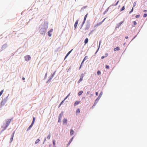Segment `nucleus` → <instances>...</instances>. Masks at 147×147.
I'll list each match as a JSON object with an SVG mask.
<instances>
[{
	"label": "nucleus",
	"instance_id": "nucleus-1",
	"mask_svg": "<svg viewBox=\"0 0 147 147\" xmlns=\"http://www.w3.org/2000/svg\"><path fill=\"white\" fill-rule=\"evenodd\" d=\"M35 121V117H34L33 118V121H32V122L31 124V125L27 129V131H28L30 129V128L32 127L33 124L34 123Z\"/></svg>",
	"mask_w": 147,
	"mask_h": 147
},
{
	"label": "nucleus",
	"instance_id": "nucleus-2",
	"mask_svg": "<svg viewBox=\"0 0 147 147\" xmlns=\"http://www.w3.org/2000/svg\"><path fill=\"white\" fill-rule=\"evenodd\" d=\"M31 57L30 55H28L25 57V60L27 61L30 60L31 59Z\"/></svg>",
	"mask_w": 147,
	"mask_h": 147
},
{
	"label": "nucleus",
	"instance_id": "nucleus-3",
	"mask_svg": "<svg viewBox=\"0 0 147 147\" xmlns=\"http://www.w3.org/2000/svg\"><path fill=\"white\" fill-rule=\"evenodd\" d=\"M84 76V75L83 74H82L80 76V79L78 81V83H79L81 81H82L83 80V78Z\"/></svg>",
	"mask_w": 147,
	"mask_h": 147
},
{
	"label": "nucleus",
	"instance_id": "nucleus-4",
	"mask_svg": "<svg viewBox=\"0 0 147 147\" xmlns=\"http://www.w3.org/2000/svg\"><path fill=\"white\" fill-rule=\"evenodd\" d=\"M106 19V18H105L102 22L97 24L96 26H99L101 24H102V23H103V22L105 21V19Z\"/></svg>",
	"mask_w": 147,
	"mask_h": 147
},
{
	"label": "nucleus",
	"instance_id": "nucleus-5",
	"mask_svg": "<svg viewBox=\"0 0 147 147\" xmlns=\"http://www.w3.org/2000/svg\"><path fill=\"white\" fill-rule=\"evenodd\" d=\"M11 122V120H9L7 121L6 123V126L7 127L8 125H9Z\"/></svg>",
	"mask_w": 147,
	"mask_h": 147
},
{
	"label": "nucleus",
	"instance_id": "nucleus-6",
	"mask_svg": "<svg viewBox=\"0 0 147 147\" xmlns=\"http://www.w3.org/2000/svg\"><path fill=\"white\" fill-rule=\"evenodd\" d=\"M88 14H87L84 16V21H83V24H84L86 21V18H87V15H88Z\"/></svg>",
	"mask_w": 147,
	"mask_h": 147
},
{
	"label": "nucleus",
	"instance_id": "nucleus-7",
	"mask_svg": "<svg viewBox=\"0 0 147 147\" xmlns=\"http://www.w3.org/2000/svg\"><path fill=\"white\" fill-rule=\"evenodd\" d=\"M78 20H77L76 22H75V23L74 24V27H75V28H76V27H77V25L78 24Z\"/></svg>",
	"mask_w": 147,
	"mask_h": 147
},
{
	"label": "nucleus",
	"instance_id": "nucleus-8",
	"mask_svg": "<svg viewBox=\"0 0 147 147\" xmlns=\"http://www.w3.org/2000/svg\"><path fill=\"white\" fill-rule=\"evenodd\" d=\"M67 121L66 119L64 118L63 121V123L65 124L67 122Z\"/></svg>",
	"mask_w": 147,
	"mask_h": 147
},
{
	"label": "nucleus",
	"instance_id": "nucleus-9",
	"mask_svg": "<svg viewBox=\"0 0 147 147\" xmlns=\"http://www.w3.org/2000/svg\"><path fill=\"white\" fill-rule=\"evenodd\" d=\"M73 49L71 50L70 51H69L66 55L65 58V59L68 56L69 54L72 51Z\"/></svg>",
	"mask_w": 147,
	"mask_h": 147
},
{
	"label": "nucleus",
	"instance_id": "nucleus-10",
	"mask_svg": "<svg viewBox=\"0 0 147 147\" xmlns=\"http://www.w3.org/2000/svg\"><path fill=\"white\" fill-rule=\"evenodd\" d=\"M80 101H76L74 103V106H76L78 105L79 103H80Z\"/></svg>",
	"mask_w": 147,
	"mask_h": 147
},
{
	"label": "nucleus",
	"instance_id": "nucleus-11",
	"mask_svg": "<svg viewBox=\"0 0 147 147\" xmlns=\"http://www.w3.org/2000/svg\"><path fill=\"white\" fill-rule=\"evenodd\" d=\"M120 50V48L119 47H117L116 48L114 49V51H119Z\"/></svg>",
	"mask_w": 147,
	"mask_h": 147
},
{
	"label": "nucleus",
	"instance_id": "nucleus-12",
	"mask_svg": "<svg viewBox=\"0 0 147 147\" xmlns=\"http://www.w3.org/2000/svg\"><path fill=\"white\" fill-rule=\"evenodd\" d=\"M88 58V56H86L84 58V59H83V61H82V64L83 62H84V61L85 60H86Z\"/></svg>",
	"mask_w": 147,
	"mask_h": 147
},
{
	"label": "nucleus",
	"instance_id": "nucleus-13",
	"mask_svg": "<svg viewBox=\"0 0 147 147\" xmlns=\"http://www.w3.org/2000/svg\"><path fill=\"white\" fill-rule=\"evenodd\" d=\"M88 38H86L84 40L85 44H87L88 42Z\"/></svg>",
	"mask_w": 147,
	"mask_h": 147
},
{
	"label": "nucleus",
	"instance_id": "nucleus-14",
	"mask_svg": "<svg viewBox=\"0 0 147 147\" xmlns=\"http://www.w3.org/2000/svg\"><path fill=\"white\" fill-rule=\"evenodd\" d=\"M7 127L6 126V125L5 126H3L2 127V128L3 129L2 130V131H3V130H5L6 129Z\"/></svg>",
	"mask_w": 147,
	"mask_h": 147
},
{
	"label": "nucleus",
	"instance_id": "nucleus-15",
	"mask_svg": "<svg viewBox=\"0 0 147 147\" xmlns=\"http://www.w3.org/2000/svg\"><path fill=\"white\" fill-rule=\"evenodd\" d=\"M74 131L72 129H71L70 132V134L71 135H72L74 133Z\"/></svg>",
	"mask_w": 147,
	"mask_h": 147
},
{
	"label": "nucleus",
	"instance_id": "nucleus-16",
	"mask_svg": "<svg viewBox=\"0 0 147 147\" xmlns=\"http://www.w3.org/2000/svg\"><path fill=\"white\" fill-rule=\"evenodd\" d=\"M83 93V91H80L78 93V95L79 96H80Z\"/></svg>",
	"mask_w": 147,
	"mask_h": 147
},
{
	"label": "nucleus",
	"instance_id": "nucleus-17",
	"mask_svg": "<svg viewBox=\"0 0 147 147\" xmlns=\"http://www.w3.org/2000/svg\"><path fill=\"white\" fill-rule=\"evenodd\" d=\"M40 141V140H39V139H37L36 140V141H35V144H37V143H38Z\"/></svg>",
	"mask_w": 147,
	"mask_h": 147
},
{
	"label": "nucleus",
	"instance_id": "nucleus-18",
	"mask_svg": "<svg viewBox=\"0 0 147 147\" xmlns=\"http://www.w3.org/2000/svg\"><path fill=\"white\" fill-rule=\"evenodd\" d=\"M100 99V97H98V98L95 101V103H97Z\"/></svg>",
	"mask_w": 147,
	"mask_h": 147
},
{
	"label": "nucleus",
	"instance_id": "nucleus-19",
	"mask_svg": "<svg viewBox=\"0 0 147 147\" xmlns=\"http://www.w3.org/2000/svg\"><path fill=\"white\" fill-rule=\"evenodd\" d=\"M80 109H77V110H76V114H77L78 113H80Z\"/></svg>",
	"mask_w": 147,
	"mask_h": 147
},
{
	"label": "nucleus",
	"instance_id": "nucleus-20",
	"mask_svg": "<svg viewBox=\"0 0 147 147\" xmlns=\"http://www.w3.org/2000/svg\"><path fill=\"white\" fill-rule=\"evenodd\" d=\"M62 115H63L62 114H61V113L60 114L59 116V119H61Z\"/></svg>",
	"mask_w": 147,
	"mask_h": 147
},
{
	"label": "nucleus",
	"instance_id": "nucleus-21",
	"mask_svg": "<svg viewBox=\"0 0 147 147\" xmlns=\"http://www.w3.org/2000/svg\"><path fill=\"white\" fill-rule=\"evenodd\" d=\"M51 137V135L50 134L48 135L47 137V139L48 140H49Z\"/></svg>",
	"mask_w": 147,
	"mask_h": 147
},
{
	"label": "nucleus",
	"instance_id": "nucleus-22",
	"mask_svg": "<svg viewBox=\"0 0 147 147\" xmlns=\"http://www.w3.org/2000/svg\"><path fill=\"white\" fill-rule=\"evenodd\" d=\"M3 91H4V90H3L0 92V96H1V95L3 93Z\"/></svg>",
	"mask_w": 147,
	"mask_h": 147
},
{
	"label": "nucleus",
	"instance_id": "nucleus-23",
	"mask_svg": "<svg viewBox=\"0 0 147 147\" xmlns=\"http://www.w3.org/2000/svg\"><path fill=\"white\" fill-rule=\"evenodd\" d=\"M125 9V7L124 6H123L121 8V9L120 10L121 11H122L123 10H124Z\"/></svg>",
	"mask_w": 147,
	"mask_h": 147
},
{
	"label": "nucleus",
	"instance_id": "nucleus-24",
	"mask_svg": "<svg viewBox=\"0 0 147 147\" xmlns=\"http://www.w3.org/2000/svg\"><path fill=\"white\" fill-rule=\"evenodd\" d=\"M48 36L50 37L51 36V32H48Z\"/></svg>",
	"mask_w": 147,
	"mask_h": 147
},
{
	"label": "nucleus",
	"instance_id": "nucleus-25",
	"mask_svg": "<svg viewBox=\"0 0 147 147\" xmlns=\"http://www.w3.org/2000/svg\"><path fill=\"white\" fill-rule=\"evenodd\" d=\"M97 74H98V75H100V74H101V72H100V71H99V70H98V71H97Z\"/></svg>",
	"mask_w": 147,
	"mask_h": 147
},
{
	"label": "nucleus",
	"instance_id": "nucleus-26",
	"mask_svg": "<svg viewBox=\"0 0 147 147\" xmlns=\"http://www.w3.org/2000/svg\"><path fill=\"white\" fill-rule=\"evenodd\" d=\"M70 93H69V94H68L67 96L63 100H64V101L66 100L68 97L69 96V95H70Z\"/></svg>",
	"mask_w": 147,
	"mask_h": 147
},
{
	"label": "nucleus",
	"instance_id": "nucleus-27",
	"mask_svg": "<svg viewBox=\"0 0 147 147\" xmlns=\"http://www.w3.org/2000/svg\"><path fill=\"white\" fill-rule=\"evenodd\" d=\"M133 22L134 23V26H135V25H136L137 23H136V21H133Z\"/></svg>",
	"mask_w": 147,
	"mask_h": 147
},
{
	"label": "nucleus",
	"instance_id": "nucleus-28",
	"mask_svg": "<svg viewBox=\"0 0 147 147\" xmlns=\"http://www.w3.org/2000/svg\"><path fill=\"white\" fill-rule=\"evenodd\" d=\"M102 92H101L100 93V94L99 95V96H98V97H99L100 98L101 97V96H102Z\"/></svg>",
	"mask_w": 147,
	"mask_h": 147
},
{
	"label": "nucleus",
	"instance_id": "nucleus-29",
	"mask_svg": "<svg viewBox=\"0 0 147 147\" xmlns=\"http://www.w3.org/2000/svg\"><path fill=\"white\" fill-rule=\"evenodd\" d=\"M140 17V15H138L136 16V18H139Z\"/></svg>",
	"mask_w": 147,
	"mask_h": 147
},
{
	"label": "nucleus",
	"instance_id": "nucleus-30",
	"mask_svg": "<svg viewBox=\"0 0 147 147\" xmlns=\"http://www.w3.org/2000/svg\"><path fill=\"white\" fill-rule=\"evenodd\" d=\"M14 134V133H13V135L12 136V137H11V141H12V140H13V137Z\"/></svg>",
	"mask_w": 147,
	"mask_h": 147
},
{
	"label": "nucleus",
	"instance_id": "nucleus-31",
	"mask_svg": "<svg viewBox=\"0 0 147 147\" xmlns=\"http://www.w3.org/2000/svg\"><path fill=\"white\" fill-rule=\"evenodd\" d=\"M136 2H135L133 3V7H134L136 6Z\"/></svg>",
	"mask_w": 147,
	"mask_h": 147
},
{
	"label": "nucleus",
	"instance_id": "nucleus-32",
	"mask_svg": "<svg viewBox=\"0 0 147 147\" xmlns=\"http://www.w3.org/2000/svg\"><path fill=\"white\" fill-rule=\"evenodd\" d=\"M147 15L146 13H145L144 14L143 17L144 18H145L147 16Z\"/></svg>",
	"mask_w": 147,
	"mask_h": 147
},
{
	"label": "nucleus",
	"instance_id": "nucleus-33",
	"mask_svg": "<svg viewBox=\"0 0 147 147\" xmlns=\"http://www.w3.org/2000/svg\"><path fill=\"white\" fill-rule=\"evenodd\" d=\"M124 22V21H123L122 22H121L120 23H119V26H120Z\"/></svg>",
	"mask_w": 147,
	"mask_h": 147
},
{
	"label": "nucleus",
	"instance_id": "nucleus-34",
	"mask_svg": "<svg viewBox=\"0 0 147 147\" xmlns=\"http://www.w3.org/2000/svg\"><path fill=\"white\" fill-rule=\"evenodd\" d=\"M133 7L132 8V9L129 12V13H131L132 12H133Z\"/></svg>",
	"mask_w": 147,
	"mask_h": 147
},
{
	"label": "nucleus",
	"instance_id": "nucleus-35",
	"mask_svg": "<svg viewBox=\"0 0 147 147\" xmlns=\"http://www.w3.org/2000/svg\"><path fill=\"white\" fill-rule=\"evenodd\" d=\"M64 100H63L61 102V103H60V105H59V107L64 102Z\"/></svg>",
	"mask_w": 147,
	"mask_h": 147
},
{
	"label": "nucleus",
	"instance_id": "nucleus-36",
	"mask_svg": "<svg viewBox=\"0 0 147 147\" xmlns=\"http://www.w3.org/2000/svg\"><path fill=\"white\" fill-rule=\"evenodd\" d=\"M53 144L54 146H55V140H53Z\"/></svg>",
	"mask_w": 147,
	"mask_h": 147
},
{
	"label": "nucleus",
	"instance_id": "nucleus-37",
	"mask_svg": "<svg viewBox=\"0 0 147 147\" xmlns=\"http://www.w3.org/2000/svg\"><path fill=\"white\" fill-rule=\"evenodd\" d=\"M53 31V29H51L49 31V32H52Z\"/></svg>",
	"mask_w": 147,
	"mask_h": 147
},
{
	"label": "nucleus",
	"instance_id": "nucleus-38",
	"mask_svg": "<svg viewBox=\"0 0 147 147\" xmlns=\"http://www.w3.org/2000/svg\"><path fill=\"white\" fill-rule=\"evenodd\" d=\"M109 66L107 65H106V68L107 69H108L109 68Z\"/></svg>",
	"mask_w": 147,
	"mask_h": 147
},
{
	"label": "nucleus",
	"instance_id": "nucleus-39",
	"mask_svg": "<svg viewBox=\"0 0 147 147\" xmlns=\"http://www.w3.org/2000/svg\"><path fill=\"white\" fill-rule=\"evenodd\" d=\"M61 121V119H59L58 120V122H60Z\"/></svg>",
	"mask_w": 147,
	"mask_h": 147
},
{
	"label": "nucleus",
	"instance_id": "nucleus-40",
	"mask_svg": "<svg viewBox=\"0 0 147 147\" xmlns=\"http://www.w3.org/2000/svg\"><path fill=\"white\" fill-rule=\"evenodd\" d=\"M73 138L69 140V142L70 143H71V142L72 141V140L73 139Z\"/></svg>",
	"mask_w": 147,
	"mask_h": 147
},
{
	"label": "nucleus",
	"instance_id": "nucleus-41",
	"mask_svg": "<svg viewBox=\"0 0 147 147\" xmlns=\"http://www.w3.org/2000/svg\"><path fill=\"white\" fill-rule=\"evenodd\" d=\"M108 53H106L105 54V57L107 56H108Z\"/></svg>",
	"mask_w": 147,
	"mask_h": 147
},
{
	"label": "nucleus",
	"instance_id": "nucleus-42",
	"mask_svg": "<svg viewBox=\"0 0 147 147\" xmlns=\"http://www.w3.org/2000/svg\"><path fill=\"white\" fill-rule=\"evenodd\" d=\"M119 2V1H117V2L116 3L115 5V6L117 5V4H118Z\"/></svg>",
	"mask_w": 147,
	"mask_h": 147
},
{
	"label": "nucleus",
	"instance_id": "nucleus-43",
	"mask_svg": "<svg viewBox=\"0 0 147 147\" xmlns=\"http://www.w3.org/2000/svg\"><path fill=\"white\" fill-rule=\"evenodd\" d=\"M105 58V56H102L101 57V59H103V58Z\"/></svg>",
	"mask_w": 147,
	"mask_h": 147
},
{
	"label": "nucleus",
	"instance_id": "nucleus-44",
	"mask_svg": "<svg viewBox=\"0 0 147 147\" xmlns=\"http://www.w3.org/2000/svg\"><path fill=\"white\" fill-rule=\"evenodd\" d=\"M96 103H95H95H94V104L93 105V106H95V105H96Z\"/></svg>",
	"mask_w": 147,
	"mask_h": 147
},
{
	"label": "nucleus",
	"instance_id": "nucleus-45",
	"mask_svg": "<svg viewBox=\"0 0 147 147\" xmlns=\"http://www.w3.org/2000/svg\"><path fill=\"white\" fill-rule=\"evenodd\" d=\"M101 42V41H100V42H99V47H98V49H99V47H100V44Z\"/></svg>",
	"mask_w": 147,
	"mask_h": 147
},
{
	"label": "nucleus",
	"instance_id": "nucleus-46",
	"mask_svg": "<svg viewBox=\"0 0 147 147\" xmlns=\"http://www.w3.org/2000/svg\"><path fill=\"white\" fill-rule=\"evenodd\" d=\"M98 92H96V96H97L98 95Z\"/></svg>",
	"mask_w": 147,
	"mask_h": 147
},
{
	"label": "nucleus",
	"instance_id": "nucleus-47",
	"mask_svg": "<svg viewBox=\"0 0 147 147\" xmlns=\"http://www.w3.org/2000/svg\"><path fill=\"white\" fill-rule=\"evenodd\" d=\"M82 63H81V65H80V66L79 67V69H80L81 68V66H82Z\"/></svg>",
	"mask_w": 147,
	"mask_h": 147
},
{
	"label": "nucleus",
	"instance_id": "nucleus-48",
	"mask_svg": "<svg viewBox=\"0 0 147 147\" xmlns=\"http://www.w3.org/2000/svg\"><path fill=\"white\" fill-rule=\"evenodd\" d=\"M82 63H81V65H80V66L79 67V69H80L81 68V66H82Z\"/></svg>",
	"mask_w": 147,
	"mask_h": 147
},
{
	"label": "nucleus",
	"instance_id": "nucleus-49",
	"mask_svg": "<svg viewBox=\"0 0 147 147\" xmlns=\"http://www.w3.org/2000/svg\"><path fill=\"white\" fill-rule=\"evenodd\" d=\"M90 93V92L89 91H88V92H87V94H88Z\"/></svg>",
	"mask_w": 147,
	"mask_h": 147
},
{
	"label": "nucleus",
	"instance_id": "nucleus-50",
	"mask_svg": "<svg viewBox=\"0 0 147 147\" xmlns=\"http://www.w3.org/2000/svg\"><path fill=\"white\" fill-rule=\"evenodd\" d=\"M125 38L126 39H127L128 38V36H125Z\"/></svg>",
	"mask_w": 147,
	"mask_h": 147
},
{
	"label": "nucleus",
	"instance_id": "nucleus-51",
	"mask_svg": "<svg viewBox=\"0 0 147 147\" xmlns=\"http://www.w3.org/2000/svg\"><path fill=\"white\" fill-rule=\"evenodd\" d=\"M22 80H25L24 78V77L22 78Z\"/></svg>",
	"mask_w": 147,
	"mask_h": 147
},
{
	"label": "nucleus",
	"instance_id": "nucleus-52",
	"mask_svg": "<svg viewBox=\"0 0 147 147\" xmlns=\"http://www.w3.org/2000/svg\"><path fill=\"white\" fill-rule=\"evenodd\" d=\"M147 11L146 10H144V12H146Z\"/></svg>",
	"mask_w": 147,
	"mask_h": 147
},
{
	"label": "nucleus",
	"instance_id": "nucleus-53",
	"mask_svg": "<svg viewBox=\"0 0 147 147\" xmlns=\"http://www.w3.org/2000/svg\"><path fill=\"white\" fill-rule=\"evenodd\" d=\"M70 144V143L69 142L68 144V145H69Z\"/></svg>",
	"mask_w": 147,
	"mask_h": 147
},
{
	"label": "nucleus",
	"instance_id": "nucleus-54",
	"mask_svg": "<svg viewBox=\"0 0 147 147\" xmlns=\"http://www.w3.org/2000/svg\"><path fill=\"white\" fill-rule=\"evenodd\" d=\"M46 140V139H45V140H44V142H45V141ZM44 143V142H43V143Z\"/></svg>",
	"mask_w": 147,
	"mask_h": 147
}]
</instances>
